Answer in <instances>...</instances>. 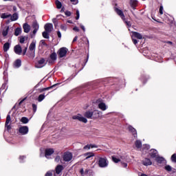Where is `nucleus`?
Returning a JSON list of instances; mask_svg holds the SVG:
<instances>
[{"mask_svg":"<svg viewBox=\"0 0 176 176\" xmlns=\"http://www.w3.org/2000/svg\"><path fill=\"white\" fill-rule=\"evenodd\" d=\"M36 47V41H32L29 46V50L30 53L29 55V57H31L32 58H34V57H35Z\"/></svg>","mask_w":176,"mask_h":176,"instance_id":"obj_1","label":"nucleus"},{"mask_svg":"<svg viewBox=\"0 0 176 176\" xmlns=\"http://www.w3.org/2000/svg\"><path fill=\"white\" fill-rule=\"evenodd\" d=\"M109 163V162H108V160L105 157H100L98 160V166H99V167H101L102 168L108 167Z\"/></svg>","mask_w":176,"mask_h":176,"instance_id":"obj_2","label":"nucleus"},{"mask_svg":"<svg viewBox=\"0 0 176 176\" xmlns=\"http://www.w3.org/2000/svg\"><path fill=\"white\" fill-rule=\"evenodd\" d=\"M72 119H74V120H79V122H82V123H87V119L80 114L73 116Z\"/></svg>","mask_w":176,"mask_h":176,"instance_id":"obj_3","label":"nucleus"},{"mask_svg":"<svg viewBox=\"0 0 176 176\" xmlns=\"http://www.w3.org/2000/svg\"><path fill=\"white\" fill-rule=\"evenodd\" d=\"M56 60H57V54H56V52H54L50 54V58L47 61L48 64L52 65V64H54V63H56Z\"/></svg>","mask_w":176,"mask_h":176,"instance_id":"obj_4","label":"nucleus"},{"mask_svg":"<svg viewBox=\"0 0 176 176\" xmlns=\"http://www.w3.org/2000/svg\"><path fill=\"white\" fill-rule=\"evenodd\" d=\"M67 52H68V49H67V47H61L58 51V55L60 58H63V57H65L67 56Z\"/></svg>","mask_w":176,"mask_h":176,"instance_id":"obj_5","label":"nucleus"},{"mask_svg":"<svg viewBox=\"0 0 176 176\" xmlns=\"http://www.w3.org/2000/svg\"><path fill=\"white\" fill-rule=\"evenodd\" d=\"M73 157L74 156L72 155V153L66 152L64 153L63 159L64 162H71Z\"/></svg>","mask_w":176,"mask_h":176,"instance_id":"obj_6","label":"nucleus"},{"mask_svg":"<svg viewBox=\"0 0 176 176\" xmlns=\"http://www.w3.org/2000/svg\"><path fill=\"white\" fill-rule=\"evenodd\" d=\"M29 129L27 126H20L19 129V133H21V135H25L28 134Z\"/></svg>","mask_w":176,"mask_h":176,"instance_id":"obj_7","label":"nucleus"},{"mask_svg":"<svg viewBox=\"0 0 176 176\" xmlns=\"http://www.w3.org/2000/svg\"><path fill=\"white\" fill-rule=\"evenodd\" d=\"M32 27L34 29L33 32H32L33 35H32V38H34V36H35V34H36V32H38V30H39V24H38V22H36L35 21L33 22Z\"/></svg>","mask_w":176,"mask_h":176,"instance_id":"obj_8","label":"nucleus"},{"mask_svg":"<svg viewBox=\"0 0 176 176\" xmlns=\"http://www.w3.org/2000/svg\"><path fill=\"white\" fill-rule=\"evenodd\" d=\"M14 52L16 54L20 56L23 53V49L21 48V45H16L14 47Z\"/></svg>","mask_w":176,"mask_h":176,"instance_id":"obj_9","label":"nucleus"},{"mask_svg":"<svg viewBox=\"0 0 176 176\" xmlns=\"http://www.w3.org/2000/svg\"><path fill=\"white\" fill-rule=\"evenodd\" d=\"M96 103L98 104V108L99 109H101V111H107V109H108V107L107 106V104H105V103L100 102L99 100L96 101Z\"/></svg>","mask_w":176,"mask_h":176,"instance_id":"obj_10","label":"nucleus"},{"mask_svg":"<svg viewBox=\"0 0 176 176\" xmlns=\"http://www.w3.org/2000/svg\"><path fill=\"white\" fill-rule=\"evenodd\" d=\"M80 174L82 176L91 175V170H90V169H85V170L83 168H81L80 170Z\"/></svg>","mask_w":176,"mask_h":176,"instance_id":"obj_11","label":"nucleus"},{"mask_svg":"<svg viewBox=\"0 0 176 176\" xmlns=\"http://www.w3.org/2000/svg\"><path fill=\"white\" fill-rule=\"evenodd\" d=\"M46 65V62L45 61V58H41L39 60L36 64V68H43V67H45Z\"/></svg>","mask_w":176,"mask_h":176,"instance_id":"obj_12","label":"nucleus"},{"mask_svg":"<svg viewBox=\"0 0 176 176\" xmlns=\"http://www.w3.org/2000/svg\"><path fill=\"white\" fill-rule=\"evenodd\" d=\"M63 170H64V166L63 165H58L55 169V174L56 176L60 175L61 174Z\"/></svg>","mask_w":176,"mask_h":176,"instance_id":"obj_13","label":"nucleus"},{"mask_svg":"<svg viewBox=\"0 0 176 176\" xmlns=\"http://www.w3.org/2000/svg\"><path fill=\"white\" fill-rule=\"evenodd\" d=\"M93 112L92 119H98L102 115V112L98 110H94Z\"/></svg>","mask_w":176,"mask_h":176,"instance_id":"obj_14","label":"nucleus"},{"mask_svg":"<svg viewBox=\"0 0 176 176\" xmlns=\"http://www.w3.org/2000/svg\"><path fill=\"white\" fill-rule=\"evenodd\" d=\"M53 153H54V149L53 148H47L45 150V157H47V159H49V156H52V155H53Z\"/></svg>","mask_w":176,"mask_h":176,"instance_id":"obj_15","label":"nucleus"},{"mask_svg":"<svg viewBox=\"0 0 176 176\" xmlns=\"http://www.w3.org/2000/svg\"><path fill=\"white\" fill-rule=\"evenodd\" d=\"M44 28L47 32H52L53 31V24L47 23L45 25Z\"/></svg>","mask_w":176,"mask_h":176,"instance_id":"obj_16","label":"nucleus"},{"mask_svg":"<svg viewBox=\"0 0 176 176\" xmlns=\"http://www.w3.org/2000/svg\"><path fill=\"white\" fill-rule=\"evenodd\" d=\"M149 155L152 159H155V157H157V151L156 149H151L149 151Z\"/></svg>","mask_w":176,"mask_h":176,"instance_id":"obj_17","label":"nucleus"},{"mask_svg":"<svg viewBox=\"0 0 176 176\" xmlns=\"http://www.w3.org/2000/svg\"><path fill=\"white\" fill-rule=\"evenodd\" d=\"M115 12L117 13V14H118V16H120L121 17V19L125 21L124 19V14H123V11L118 9V8H115Z\"/></svg>","mask_w":176,"mask_h":176,"instance_id":"obj_18","label":"nucleus"},{"mask_svg":"<svg viewBox=\"0 0 176 176\" xmlns=\"http://www.w3.org/2000/svg\"><path fill=\"white\" fill-rule=\"evenodd\" d=\"M11 118H10V115H8L6 118V127H7L8 130H10V122H11Z\"/></svg>","mask_w":176,"mask_h":176,"instance_id":"obj_19","label":"nucleus"},{"mask_svg":"<svg viewBox=\"0 0 176 176\" xmlns=\"http://www.w3.org/2000/svg\"><path fill=\"white\" fill-rule=\"evenodd\" d=\"M1 33L3 36H7L8 34L9 33V26L4 27L1 30Z\"/></svg>","mask_w":176,"mask_h":176,"instance_id":"obj_20","label":"nucleus"},{"mask_svg":"<svg viewBox=\"0 0 176 176\" xmlns=\"http://www.w3.org/2000/svg\"><path fill=\"white\" fill-rule=\"evenodd\" d=\"M128 130H129V131L132 133L135 138H137V130H135V129H134L132 126H129Z\"/></svg>","mask_w":176,"mask_h":176,"instance_id":"obj_21","label":"nucleus"},{"mask_svg":"<svg viewBox=\"0 0 176 176\" xmlns=\"http://www.w3.org/2000/svg\"><path fill=\"white\" fill-rule=\"evenodd\" d=\"M84 116H85V118L87 119H93V111L90 110L87 111L85 113Z\"/></svg>","mask_w":176,"mask_h":176,"instance_id":"obj_22","label":"nucleus"},{"mask_svg":"<svg viewBox=\"0 0 176 176\" xmlns=\"http://www.w3.org/2000/svg\"><path fill=\"white\" fill-rule=\"evenodd\" d=\"M23 28L24 30V32H25L26 34H28V32H30L31 30V26H30L28 23H24Z\"/></svg>","mask_w":176,"mask_h":176,"instance_id":"obj_23","label":"nucleus"},{"mask_svg":"<svg viewBox=\"0 0 176 176\" xmlns=\"http://www.w3.org/2000/svg\"><path fill=\"white\" fill-rule=\"evenodd\" d=\"M14 68H20L21 67V60L17 59L14 63Z\"/></svg>","mask_w":176,"mask_h":176,"instance_id":"obj_24","label":"nucleus"},{"mask_svg":"<svg viewBox=\"0 0 176 176\" xmlns=\"http://www.w3.org/2000/svg\"><path fill=\"white\" fill-rule=\"evenodd\" d=\"M142 163H143L144 166H151L152 164V162L148 158H145L142 161Z\"/></svg>","mask_w":176,"mask_h":176,"instance_id":"obj_25","label":"nucleus"},{"mask_svg":"<svg viewBox=\"0 0 176 176\" xmlns=\"http://www.w3.org/2000/svg\"><path fill=\"white\" fill-rule=\"evenodd\" d=\"M10 17H11V21H16V20L19 19V14L15 12Z\"/></svg>","mask_w":176,"mask_h":176,"instance_id":"obj_26","label":"nucleus"},{"mask_svg":"<svg viewBox=\"0 0 176 176\" xmlns=\"http://www.w3.org/2000/svg\"><path fill=\"white\" fill-rule=\"evenodd\" d=\"M133 36H135V38H137L138 39H142V35L137 32L133 33Z\"/></svg>","mask_w":176,"mask_h":176,"instance_id":"obj_27","label":"nucleus"},{"mask_svg":"<svg viewBox=\"0 0 176 176\" xmlns=\"http://www.w3.org/2000/svg\"><path fill=\"white\" fill-rule=\"evenodd\" d=\"M155 160L157 162V163H163L164 162V158L162 157H159V155L155 158Z\"/></svg>","mask_w":176,"mask_h":176,"instance_id":"obj_28","label":"nucleus"},{"mask_svg":"<svg viewBox=\"0 0 176 176\" xmlns=\"http://www.w3.org/2000/svg\"><path fill=\"white\" fill-rule=\"evenodd\" d=\"M10 48V44L9 43H6L3 45V51L4 52H8V50H9V49Z\"/></svg>","mask_w":176,"mask_h":176,"instance_id":"obj_29","label":"nucleus"},{"mask_svg":"<svg viewBox=\"0 0 176 176\" xmlns=\"http://www.w3.org/2000/svg\"><path fill=\"white\" fill-rule=\"evenodd\" d=\"M85 156H87L85 160H87L88 159H90V157H93V156H94V153H93L92 152H89L85 153Z\"/></svg>","mask_w":176,"mask_h":176,"instance_id":"obj_30","label":"nucleus"},{"mask_svg":"<svg viewBox=\"0 0 176 176\" xmlns=\"http://www.w3.org/2000/svg\"><path fill=\"white\" fill-rule=\"evenodd\" d=\"M135 145L138 149H140L142 146V143L140 140H136Z\"/></svg>","mask_w":176,"mask_h":176,"instance_id":"obj_31","label":"nucleus"},{"mask_svg":"<svg viewBox=\"0 0 176 176\" xmlns=\"http://www.w3.org/2000/svg\"><path fill=\"white\" fill-rule=\"evenodd\" d=\"M21 34V28H17L16 30H15V32H14V36H19V35Z\"/></svg>","mask_w":176,"mask_h":176,"instance_id":"obj_32","label":"nucleus"},{"mask_svg":"<svg viewBox=\"0 0 176 176\" xmlns=\"http://www.w3.org/2000/svg\"><path fill=\"white\" fill-rule=\"evenodd\" d=\"M57 176L56 175V172L54 170H51L48 171L46 174L45 176Z\"/></svg>","mask_w":176,"mask_h":176,"instance_id":"obj_33","label":"nucleus"},{"mask_svg":"<svg viewBox=\"0 0 176 176\" xmlns=\"http://www.w3.org/2000/svg\"><path fill=\"white\" fill-rule=\"evenodd\" d=\"M55 3H56L57 9H61L63 4H61V2H60V1L56 0L55 1Z\"/></svg>","mask_w":176,"mask_h":176,"instance_id":"obj_34","label":"nucleus"},{"mask_svg":"<svg viewBox=\"0 0 176 176\" xmlns=\"http://www.w3.org/2000/svg\"><path fill=\"white\" fill-rule=\"evenodd\" d=\"M11 16H12V14H10L3 13L1 15V19H8V18L10 17Z\"/></svg>","mask_w":176,"mask_h":176,"instance_id":"obj_35","label":"nucleus"},{"mask_svg":"<svg viewBox=\"0 0 176 176\" xmlns=\"http://www.w3.org/2000/svg\"><path fill=\"white\" fill-rule=\"evenodd\" d=\"M45 94H40L38 98V102H42L45 100Z\"/></svg>","mask_w":176,"mask_h":176,"instance_id":"obj_36","label":"nucleus"},{"mask_svg":"<svg viewBox=\"0 0 176 176\" xmlns=\"http://www.w3.org/2000/svg\"><path fill=\"white\" fill-rule=\"evenodd\" d=\"M21 122L22 123H23L24 124H27V123H28L29 122V120L28 118H25V117H23L21 119Z\"/></svg>","mask_w":176,"mask_h":176,"instance_id":"obj_37","label":"nucleus"},{"mask_svg":"<svg viewBox=\"0 0 176 176\" xmlns=\"http://www.w3.org/2000/svg\"><path fill=\"white\" fill-rule=\"evenodd\" d=\"M49 33H50L49 32H46V31L43 32V38H45V39H49V38H50Z\"/></svg>","mask_w":176,"mask_h":176,"instance_id":"obj_38","label":"nucleus"},{"mask_svg":"<svg viewBox=\"0 0 176 176\" xmlns=\"http://www.w3.org/2000/svg\"><path fill=\"white\" fill-rule=\"evenodd\" d=\"M150 148H151V146L146 144L143 147V151L146 152V151H149Z\"/></svg>","mask_w":176,"mask_h":176,"instance_id":"obj_39","label":"nucleus"},{"mask_svg":"<svg viewBox=\"0 0 176 176\" xmlns=\"http://www.w3.org/2000/svg\"><path fill=\"white\" fill-rule=\"evenodd\" d=\"M40 46H45L46 47H47V44H46L45 40H41L40 41Z\"/></svg>","mask_w":176,"mask_h":176,"instance_id":"obj_40","label":"nucleus"},{"mask_svg":"<svg viewBox=\"0 0 176 176\" xmlns=\"http://www.w3.org/2000/svg\"><path fill=\"white\" fill-rule=\"evenodd\" d=\"M112 159H113V162H114V163H119V162L121 161L120 159L117 158L116 157H113Z\"/></svg>","mask_w":176,"mask_h":176,"instance_id":"obj_41","label":"nucleus"},{"mask_svg":"<svg viewBox=\"0 0 176 176\" xmlns=\"http://www.w3.org/2000/svg\"><path fill=\"white\" fill-rule=\"evenodd\" d=\"M91 148V144H87L84 146L83 149L85 151H89Z\"/></svg>","mask_w":176,"mask_h":176,"instance_id":"obj_42","label":"nucleus"},{"mask_svg":"<svg viewBox=\"0 0 176 176\" xmlns=\"http://www.w3.org/2000/svg\"><path fill=\"white\" fill-rule=\"evenodd\" d=\"M165 170L166 171H171V170H173V168H171V166L170 165H166L165 166Z\"/></svg>","mask_w":176,"mask_h":176,"instance_id":"obj_43","label":"nucleus"},{"mask_svg":"<svg viewBox=\"0 0 176 176\" xmlns=\"http://www.w3.org/2000/svg\"><path fill=\"white\" fill-rule=\"evenodd\" d=\"M171 160L173 162V163H176V154H173L171 156Z\"/></svg>","mask_w":176,"mask_h":176,"instance_id":"obj_44","label":"nucleus"},{"mask_svg":"<svg viewBox=\"0 0 176 176\" xmlns=\"http://www.w3.org/2000/svg\"><path fill=\"white\" fill-rule=\"evenodd\" d=\"M67 25H60V30H62V31H67Z\"/></svg>","mask_w":176,"mask_h":176,"instance_id":"obj_45","label":"nucleus"},{"mask_svg":"<svg viewBox=\"0 0 176 176\" xmlns=\"http://www.w3.org/2000/svg\"><path fill=\"white\" fill-rule=\"evenodd\" d=\"M130 3H131V5H132L133 6H135V5H137V0H131V1H130Z\"/></svg>","mask_w":176,"mask_h":176,"instance_id":"obj_46","label":"nucleus"},{"mask_svg":"<svg viewBox=\"0 0 176 176\" xmlns=\"http://www.w3.org/2000/svg\"><path fill=\"white\" fill-rule=\"evenodd\" d=\"M20 43H24L25 42V37L21 36L19 40Z\"/></svg>","mask_w":176,"mask_h":176,"instance_id":"obj_47","label":"nucleus"},{"mask_svg":"<svg viewBox=\"0 0 176 176\" xmlns=\"http://www.w3.org/2000/svg\"><path fill=\"white\" fill-rule=\"evenodd\" d=\"M28 49V44L26 45V47H25V49L23 50V56H25V54L27 53Z\"/></svg>","mask_w":176,"mask_h":176,"instance_id":"obj_48","label":"nucleus"},{"mask_svg":"<svg viewBox=\"0 0 176 176\" xmlns=\"http://www.w3.org/2000/svg\"><path fill=\"white\" fill-rule=\"evenodd\" d=\"M70 1L73 3V5H78L79 2L78 0H70Z\"/></svg>","mask_w":176,"mask_h":176,"instance_id":"obj_49","label":"nucleus"},{"mask_svg":"<svg viewBox=\"0 0 176 176\" xmlns=\"http://www.w3.org/2000/svg\"><path fill=\"white\" fill-rule=\"evenodd\" d=\"M79 17H80V14H79V10H76V20H79Z\"/></svg>","mask_w":176,"mask_h":176,"instance_id":"obj_50","label":"nucleus"},{"mask_svg":"<svg viewBox=\"0 0 176 176\" xmlns=\"http://www.w3.org/2000/svg\"><path fill=\"white\" fill-rule=\"evenodd\" d=\"M160 14H163V6L160 7Z\"/></svg>","mask_w":176,"mask_h":176,"instance_id":"obj_51","label":"nucleus"},{"mask_svg":"<svg viewBox=\"0 0 176 176\" xmlns=\"http://www.w3.org/2000/svg\"><path fill=\"white\" fill-rule=\"evenodd\" d=\"M24 159H25V156H20L19 157V160H20L21 163H23V160H24Z\"/></svg>","mask_w":176,"mask_h":176,"instance_id":"obj_52","label":"nucleus"},{"mask_svg":"<svg viewBox=\"0 0 176 176\" xmlns=\"http://www.w3.org/2000/svg\"><path fill=\"white\" fill-rule=\"evenodd\" d=\"M32 108H33L34 112H36V104H32Z\"/></svg>","mask_w":176,"mask_h":176,"instance_id":"obj_53","label":"nucleus"},{"mask_svg":"<svg viewBox=\"0 0 176 176\" xmlns=\"http://www.w3.org/2000/svg\"><path fill=\"white\" fill-rule=\"evenodd\" d=\"M65 14L66 16H67V17H69V16H71V12H69V11H66V12H65Z\"/></svg>","mask_w":176,"mask_h":176,"instance_id":"obj_54","label":"nucleus"},{"mask_svg":"<svg viewBox=\"0 0 176 176\" xmlns=\"http://www.w3.org/2000/svg\"><path fill=\"white\" fill-rule=\"evenodd\" d=\"M125 23L126 24L127 27H131V23H130V21H125Z\"/></svg>","mask_w":176,"mask_h":176,"instance_id":"obj_55","label":"nucleus"},{"mask_svg":"<svg viewBox=\"0 0 176 176\" xmlns=\"http://www.w3.org/2000/svg\"><path fill=\"white\" fill-rule=\"evenodd\" d=\"M60 156H56V157H55V162H58V161L60 160Z\"/></svg>","mask_w":176,"mask_h":176,"instance_id":"obj_56","label":"nucleus"},{"mask_svg":"<svg viewBox=\"0 0 176 176\" xmlns=\"http://www.w3.org/2000/svg\"><path fill=\"white\" fill-rule=\"evenodd\" d=\"M132 41H133L134 45H137V43H138V41H137V39L132 38Z\"/></svg>","mask_w":176,"mask_h":176,"instance_id":"obj_57","label":"nucleus"},{"mask_svg":"<svg viewBox=\"0 0 176 176\" xmlns=\"http://www.w3.org/2000/svg\"><path fill=\"white\" fill-rule=\"evenodd\" d=\"M73 30H74V31H76L77 32H79V28H78V27H74V28H73Z\"/></svg>","mask_w":176,"mask_h":176,"instance_id":"obj_58","label":"nucleus"},{"mask_svg":"<svg viewBox=\"0 0 176 176\" xmlns=\"http://www.w3.org/2000/svg\"><path fill=\"white\" fill-rule=\"evenodd\" d=\"M52 22H53L54 24H55V25H56V23H57V19H56V18L53 19H52Z\"/></svg>","mask_w":176,"mask_h":176,"instance_id":"obj_59","label":"nucleus"},{"mask_svg":"<svg viewBox=\"0 0 176 176\" xmlns=\"http://www.w3.org/2000/svg\"><path fill=\"white\" fill-rule=\"evenodd\" d=\"M57 35L58 38H61V32L60 31L57 32Z\"/></svg>","mask_w":176,"mask_h":176,"instance_id":"obj_60","label":"nucleus"},{"mask_svg":"<svg viewBox=\"0 0 176 176\" xmlns=\"http://www.w3.org/2000/svg\"><path fill=\"white\" fill-rule=\"evenodd\" d=\"M122 164L123 167H124V168L127 167V163L122 162Z\"/></svg>","mask_w":176,"mask_h":176,"instance_id":"obj_61","label":"nucleus"},{"mask_svg":"<svg viewBox=\"0 0 176 176\" xmlns=\"http://www.w3.org/2000/svg\"><path fill=\"white\" fill-rule=\"evenodd\" d=\"M80 28H82V30L84 31H86V29L85 28V26H83V25H80Z\"/></svg>","mask_w":176,"mask_h":176,"instance_id":"obj_62","label":"nucleus"},{"mask_svg":"<svg viewBox=\"0 0 176 176\" xmlns=\"http://www.w3.org/2000/svg\"><path fill=\"white\" fill-rule=\"evenodd\" d=\"M78 41V36H76L73 39V42H76Z\"/></svg>","mask_w":176,"mask_h":176,"instance_id":"obj_63","label":"nucleus"},{"mask_svg":"<svg viewBox=\"0 0 176 176\" xmlns=\"http://www.w3.org/2000/svg\"><path fill=\"white\" fill-rule=\"evenodd\" d=\"M91 148H97V145H96V144H91Z\"/></svg>","mask_w":176,"mask_h":176,"instance_id":"obj_64","label":"nucleus"}]
</instances>
